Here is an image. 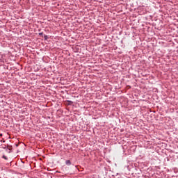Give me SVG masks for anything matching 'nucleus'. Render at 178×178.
<instances>
[{"label":"nucleus","mask_w":178,"mask_h":178,"mask_svg":"<svg viewBox=\"0 0 178 178\" xmlns=\"http://www.w3.org/2000/svg\"><path fill=\"white\" fill-rule=\"evenodd\" d=\"M0 137H2V134H0Z\"/></svg>","instance_id":"nucleus-4"},{"label":"nucleus","mask_w":178,"mask_h":178,"mask_svg":"<svg viewBox=\"0 0 178 178\" xmlns=\"http://www.w3.org/2000/svg\"><path fill=\"white\" fill-rule=\"evenodd\" d=\"M66 165H72V163L70 162V160H67L65 161Z\"/></svg>","instance_id":"nucleus-1"},{"label":"nucleus","mask_w":178,"mask_h":178,"mask_svg":"<svg viewBox=\"0 0 178 178\" xmlns=\"http://www.w3.org/2000/svg\"><path fill=\"white\" fill-rule=\"evenodd\" d=\"M47 38H48L47 35H44V39L47 40Z\"/></svg>","instance_id":"nucleus-3"},{"label":"nucleus","mask_w":178,"mask_h":178,"mask_svg":"<svg viewBox=\"0 0 178 178\" xmlns=\"http://www.w3.org/2000/svg\"><path fill=\"white\" fill-rule=\"evenodd\" d=\"M3 159H5L6 161H8V157L6 156L3 155Z\"/></svg>","instance_id":"nucleus-2"}]
</instances>
